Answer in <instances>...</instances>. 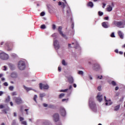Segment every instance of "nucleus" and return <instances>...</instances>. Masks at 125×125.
<instances>
[{
  "label": "nucleus",
  "instance_id": "a211bd4d",
  "mask_svg": "<svg viewBox=\"0 0 125 125\" xmlns=\"http://www.w3.org/2000/svg\"><path fill=\"white\" fill-rule=\"evenodd\" d=\"M118 35L121 39H124V35H123V33H122V31H118Z\"/></svg>",
  "mask_w": 125,
  "mask_h": 125
},
{
  "label": "nucleus",
  "instance_id": "8fccbe9b",
  "mask_svg": "<svg viewBox=\"0 0 125 125\" xmlns=\"http://www.w3.org/2000/svg\"><path fill=\"white\" fill-rule=\"evenodd\" d=\"M20 122H22V121H24V118L23 117H20Z\"/></svg>",
  "mask_w": 125,
  "mask_h": 125
},
{
  "label": "nucleus",
  "instance_id": "f8f14e48",
  "mask_svg": "<svg viewBox=\"0 0 125 125\" xmlns=\"http://www.w3.org/2000/svg\"><path fill=\"white\" fill-rule=\"evenodd\" d=\"M97 99L99 102H101V101H102V95H100V93H98Z\"/></svg>",
  "mask_w": 125,
  "mask_h": 125
},
{
  "label": "nucleus",
  "instance_id": "393cba45",
  "mask_svg": "<svg viewBox=\"0 0 125 125\" xmlns=\"http://www.w3.org/2000/svg\"><path fill=\"white\" fill-rule=\"evenodd\" d=\"M111 84L113 86H115V85H117V83L114 81H112L111 82Z\"/></svg>",
  "mask_w": 125,
  "mask_h": 125
},
{
  "label": "nucleus",
  "instance_id": "79ce46f5",
  "mask_svg": "<svg viewBox=\"0 0 125 125\" xmlns=\"http://www.w3.org/2000/svg\"><path fill=\"white\" fill-rule=\"evenodd\" d=\"M45 14V13H44V12H42L41 13V16H44Z\"/></svg>",
  "mask_w": 125,
  "mask_h": 125
},
{
  "label": "nucleus",
  "instance_id": "a878e982",
  "mask_svg": "<svg viewBox=\"0 0 125 125\" xmlns=\"http://www.w3.org/2000/svg\"><path fill=\"white\" fill-rule=\"evenodd\" d=\"M48 107L51 109H54V105L53 104H49Z\"/></svg>",
  "mask_w": 125,
  "mask_h": 125
},
{
  "label": "nucleus",
  "instance_id": "c9c22d12",
  "mask_svg": "<svg viewBox=\"0 0 125 125\" xmlns=\"http://www.w3.org/2000/svg\"><path fill=\"white\" fill-rule=\"evenodd\" d=\"M41 29H45V28H46L45 25H44V24L42 25L41 26Z\"/></svg>",
  "mask_w": 125,
  "mask_h": 125
},
{
  "label": "nucleus",
  "instance_id": "f704fd0d",
  "mask_svg": "<svg viewBox=\"0 0 125 125\" xmlns=\"http://www.w3.org/2000/svg\"><path fill=\"white\" fill-rule=\"evenodd\" d=\"M98 14H99V16H102V15H103V12H102L101 11H99Z\"/></svg>",
  "mask_w": 125,
  "mask_h": 125
},
{
  "label": "nucleus",
  "instance_id": "1a4fd4ad",
  "mask_svg": "<svg viewBox=\"0 0 125 125\" xmlns=\"http://www.w3.org/2000/svg\"><path fill=\"white\" fill-rule=\"evenodd\" d=\"M53 120L55 123H57V122H59V120H60V118L59 117V114L58 113H55L53 115Z\"/></svg>",
  "mask_w": 125,
  "mask_h": 125
},
{
  "label": "nucleus",
  "instance_id": "6e6d98bb",
  "mask_svg": "<svg viewBox=\"0 0 125 125\" xmlns=\"http://www.w3.org/2000/svg\"><path fill=\"white\" fill-rule=\"evenodd\" d=\"M58 71L61 72V67H60V66L58 67Z\"/></svg>",
  "mask_w": 125,
  "mask_h": 125
},
{
  "label": "nucleus",
  "instance_id": "2eb2a0df",
  "mask_svg": "<svg viewBox=\"0 0 125 125\" xmlns=\"http://www.w3.org/2000/svg\"><path fill=\"white\" fill-rule=\"evenodd\" d=\"M104 100L105 102V105H111L112 104V102H111V100H109L108 101L106 99V96H104Z\"/></svg>",
  "mask_w": 125,
  "mask_h": 125
},
{
  "label": "nucleus",
  "instance_id": "de8ad7c7",
  "mask_svg": "<svg viewBox=\"0 0 125 125\" xmlns=\"http://www.w3.org/2000/svg\"><path fill=\"white\" fill-rule=\"evenodd\" d=\"M16 124V122L15 121V120H13L12 125H15Z\"/></svg>",
  "mask_w": 125,
  "mask_h": 125
},
{
  "label": "nucleus",
  "instance_id": "bb28decb",
  "mask_svg": "<svg viewBox=\"0 0 125 125\" xmlns=\"http://www.w3.org/2000/svg\"><path fill=\"white\" fill-rule=\"evenodd\" d=\"M44 125H49V121H45L43 122Z\"/></svg>",
  "mask_w": 125,
  "mask_h": 125
},
{
  "label": "nucleus",
  "instance_id": "ddd939ff",
  "mask_svg": "<svg viewBox=\"0 0 125 125\" xmlns=\"http://www.w3.org/2000/svg\"><path fill=\"white\" fill-rule=\"evenodd\" d=\"M93 69H94V70H96V71H97V70H99V69H100V66L99 65V64L98 63H95L94 65Z\"/></svg>",
  "mask_w": 125,
  "mask_h": 125
},
{
  "label": "nucleus",
  "instance_id": "58836bf2",
  "mask_svg": "<svg viewBox=\"0 0 125 125\" xmlns=\"http://www.w3.org/2000/svg\"><path fill=\"white\" fill-rule=\"evenodd\" d=\"M11 94H12V96L17 95V93H16V92H13Z\"/></svg>",
  "mask_w": 125,
  "mask_h": 125
},
{
  "label": "nucleus",
  "instance_id": "20e7f679",
  "mask_svg": "<svg viewBox=\"0 0 125 125\" xmlns=\"http://www.w3.org/2000/svg\"><path fill=\"white\" fill-rule=\"evenodd\" d=\"M58 31L59 33L62 35V37H63V38H64L65 40H67L68 39V37L66 36V35L63 34V32H62V26H59Z\"/></svg>",
  "mask_w": 125,
  "mask_h": 125
},
{
  "label": "nucleus",
  "instance_id": "f257e3e1",
  "mask_svg": "<svg viewBox=\"0 0 125 125\" xmlns=\"http://www.w3.org/2000/svg\"><path fill=\"white\" fill-rule=\"evenodd\" d=\"M89 105L90 108L93 110V109H95V107H96V104L93 101V100L92 98L89 99Z\"/></svg>",
  "mask_w": 125,
  "mask_h": 125
},
{
  "label": "nucleus",
  "instance_id": "7ed1b4c3",
  "mask_svg": "<svg viewBox=\"0 0 125 125\" xmlns=\"http://www.w3.org/2000/svg\"><path fill=\"white\" fill-rule=\"evenodd\" d=\"M8 58V55L6 54L5 53H0V59L2 60H7Z\"/></svg>",
  "mask_w": 125,
  "mask_h": 125
},
{
  "label": "nucleus",
  "instance_id": "a19ab883",
  "mask_svg": "<svg viewBox=\"0 0 125 125\" xmlns=\"http://www.w3.org/2000/svg\"><path fill=\"white\" fill-rule=\"evenodd\" d=\"M52 29L53 30H55V29H56V25H55V24H53Z\"/></svg>",
  "mask_w": 125,
  "mask_h": 125
},
{
  "label": "nucleus",
  "instance_id": "0e129e2a",
  "mask_svg": "<svg viewBox=\"0 0 125 125\" xmlns=\"http://www.w3.org/2000/svg\"><path fill=\"white\" fill-rule=\"evenodd\" d=\"M59 5H62V3L61 1L59 2Z\"/></svg>",
  "mask_w": 125,
  "mask_h": 125
},
{
  "label": "nucleus",
  "instance_id": "5fc2aeb1",
  "mask_svg": "<svg viewBox=\"0 0 125 125\" xmlns=\"http://www.w3.org/2000/svg\"><path fill=\"white\" fill-rule=\"evenodd\" d=\"M104 20H109V17H106L104 18Z\"/></svg>",
  "mask_w": 125,
  "mask_h": 125
},
{
  "label": "nucleus",
  "instance_id": "412c9836",
  "mask_svg": "<svg viewBox=\"0 0 125 125\" xmlns=\"http://www.w3.org/2000/svg\"><path fill=\"white\" fill-rule=\"evenodd\" d=\"M24 89H26V91H29V90H32L31 88H29L28 87H26V86H24Z\"/></svg>",
  "mask_w": 125,
  "mask_h": 125
},
{
  "label": "nucleus",
  "instance_id": "4d7b16f0",
  "mask_svg": "<svg viewBox=\"0 0 125 125\" xmlns=\"http://www.w3.org/2000/svg\"><path fill=\"white\" fill-rule=\"evenodd\" d=\"M114 52H115V53H119V50L118 49H115Z\"/></svg>",
  "mask_w": 125,
  "mask_h": 125
},
{
  "label": "nucleus",
  "instance_id": "6e6552de",
  "mask_svg": "<svg viewBox=\"0 0 125 125\" xmlns=\"http://www.w3.org/2000/svg\"><path fill=\"white\" fill-rule=\"evenodd\" d=\"M60 112L61 115L62 116V117H65L66 116V110H65V108L63 107H61L60 108Z\"/></svg>",
  "mask_w": 125,
  "mask_h": 125
},
{
  "label": "nucleus",
  "instance_id": "72a5a7b5",
  "mask_svg": "<svg viewBox=\"0 0 125 125\" xmlns=\"http://www.w3.org/2000/svg\"><path fill=\"white\" fill-rule=\"evenodd\" d=\"M79 75H83V71H79L78 72Z\"/></svg>",
  "mask_w": 125,
  "mask_h": 125
},
{
  "label": "nucleus",
  "instance_id": "f3484780",
  "mask_svg": "<svg viewBox=\"0 0 125 125\" xmlns=\"http://www.w3.org/2000/svg\"><path fill=\"white\" fill-rule=\"evenodd\" d=\"M68 81L69 83L70 84L73 83H74V79H73L72 77H69L68 78Z\"/></svg>",
  "mask_w": 125,
  "mask_h": 125
},
{
  "label": "nucleus",
  "instance_id": "c756f323",
  "mask_svg": "<svg viewBox=\"0 0 125 125\" xmlns=\"http://www.w3.org/2000/svg\"><path fill=\"white\" fill-rule=\"evenodd\" d=\"M37 98H38V96H37V95H34V98H33V100H34V101L37 103Z\"/></svg>",
  "mask_w": 125,
  "mask_h": 125
},
{
  "label": "nucleus",
  "instance_id": "49530a36",
  "mask_svg": "<svg viewBox=\"0 0 125 125\" xmlns=\"http://www.w3.org/2000/svg\"><path fill=\"white\" fill-rule=\"evenodd\" d=\"M103 78V76H102V75L100 76H98V79H99V80H102Z\"/></svg>",
  "mask_w": 125,
  "mask_h": 125
},
{
  "label": "nucleus",
  "instance_id": "5701e85b",
  "mask_svg": "<svg viewBox=\"0 0 125 125\" xmlns=\"http://www.w3.org/2000/svg\"><path fill=\"white\" fill-rule=\"evenodd\" d=\"M120 109V105H117L114 107V111H118Z\"/></svg>",
  "mask_w": 125,
  "mask_h": 125
},
{
  "label": "nucleus",
  "instance_id": "c03bdc74",
  "mask_svg": "<svg viewBox=\"0 0 125 125\" xmlns=\"http://www.w3.org/2000/svg\"><path fill=\"white\" fill-rule=\"evenodd\" d=\"M7 69V67H6V66L4 65L3 66V71H6Z\"/></svg>",
  "mask_w": 125,
  "mask_h": 125
},
{
  "label": "nucleus",
  "instance_id": "ea45409f",
  "mask_svg": "<svg viewBox=\"0 0 125 125\" xmlns=\"http://www.w3.org/2000/svg\"><path fill=\"white\" fill-rule=\"evenodd\" d=\"M67 91H68V89H64V90H61L60 91V92H66Z\"/></svg>",
  "mask_w": 125,
  "mask_h": 125
},
{
  "label": "nucleus",
  "instance_id": "4c0bfd02",
  "mask_svg": "<svg viewBox=\"0 0 125 125\" xmlns=\"http://www.w3.org/2000/svg\"><path fill=\"white\" fill-rule=\"evenodd\" d=\"M21 124L22 125H27V122L26 121H22Z\"/></svg>",
  "mask_w": 125,
  "mask_h": 125
},
{
  "label": "nucleus",
  "instance_id": "bf43d9fd",
  "mask_svg": "<svg viewBox=\"0 0 125 125\" xmlns=\"http://www.w3.org/2000/svg\"><path fill=\"white\" fill-rule=\"evenodd\" d=\"M3 94V92L2 91H0V96H1Z\"/></svg>",
  "mask_w": 125,
  "mask_h": 125
},
{
  "label": "nucleus",
  "instance_id": "473e14b6",
  "mask_svg": "<svg viewBox=\"0 0 125 125\" xmlns=\"http://www.w3.org/2000/svg\"><path fill=\"white\" fill-rule=\"evenodd\" d=\"M14 87H13V86H10L9 87V90H10L11 91H12L14 89Z\"/></svg>",
  "mask_w": 125,
  "mask_h": 125
},
{
  "label": "nucleus",
  "instance_id": "0eeeda50",
  "mask_svg": "<svg viewBox=\"0 0 125 125\" xmlns=\"http://www.w3.org/2000/svg\"><path fill=\"white\" fill-rule=\"evenodd\" d=\"M40 89H48L49 88V86L47 84H44L42 83H40L39 84Z\"/></svg>",
  "mask_w": 125,
  "mask_h": 125
},
{
  "label": "nucleus",
  "instance_id": "f03ea898",
  "mask_svg": "<svg viewBox=\"0 0 125 125\" xmlns=\"http://www.w3.org/2000/svg\"><path fill=\"white\" fill-rule=\"evenodd\" d=\"M25 62L23 61H21L18 63V67L20 70H24L25 69Z\"/></svg>",
  "mask_w": 125,
  "mask_h": 125
},
{
  "label": "nucleus",
  "instance_id": "9d476101",
  "mask_svg": "<svg viewBox=\"0 0 125 125\" xmlns=\"http://www.w3.org/2000/svg\"><path fill=\"white\" fill-rule=\"evenodd\" d=\"M125 22H124L123 21H117L116 22V26L117 27H119V28H122V26H125Z\"/></svg>",
  "mask_w": 125,
  "mask_h": 125
},
{
  "label": "nucleus",
  "instance_id": "052dcab7",
  "mask_svg": "<svg viewBox=\"0 0 125 125\" xmlns=\"http://www.w3.org/2000/svg\"><path fill=\"white\" fill-rule=\"evenodd\" d=\"M71 28L72 29H74V23H72V24H71Z\"/></svg>",
  "mask_w": 125,
  "mask_h": 125
},
{
  "label": "nucleus",
  "instance_id": "6ab92c4d",
  "mask_svg": "<svg viewBox=\"0 0 125 125\" xmlns=\"http://www.w3.org/2000/svg\"><path fill=\"white\" fill-rule=\"evenodd\" d=\"M11 76L12 78H17V73L13 72L11 74Z\"/></svg>",
  "mask_w": 125,
  "mask_h": 125
},
{
  "label": "nucleus",
  "instance_id": "864d4df0",
  "mask_svg": "<svg viewBox=\"0 0 125 125\" xmlns=\"http://www.w3.org/2000/svg\"><path fill=\"white\" fill-rule=\"evenodd\" d=\"M24 111H25V112H26V115H28V111H29V109H24Z\"/></svg>",
  "mask_w": 125,
  "mask_h": 125
},
{
  "label": "nucleus",
  "instance_id": "e2e57ef3",
  "mask_svg": "<svg viewBox=\"0 0 125 125\" xmlns=\"http://www.w3.org/2000/svg\"><path fill=\"white\" fill-rule=\"evenodd\" d=\"M10 104L11 105V106H13V103H12V102H10Z\"/></svg>",
  "mask_w": 125,
  "mask_h": 125
},
{
  "label": "nucleus",
  "instance_id": "423d86ee",
  "mask_svg": "<svg viewBox=\"0 0 125 125\" xmlns=\"http://www.w3.org/2000/svg\"><path fill=\"white\" fill-rule=\"evenodd\" d=\"M54 46L56 50H58L60 48V45H59V42L57 40H55L53 42Z\"/></svg>",
  "mask_w": 125,
  "mask_h": 125
},
{
  "label": "nucleus",
  "instance_id": "09e8293b",
  "mask_svg": "<svg viewBox=\"0 0 125 125\" xmlns=\"http://www.w3.org/2000/svg\"><path fill=\"white\" fill-rule=\"evenodd\" d=\"M64 101H68V99H62V102H64Z\"/></svg>",
  "mask_w": 125,
  "mask_h": 125
},
{
  "label": "nucleus",
  "instance_id": "e433bc0d",
  "mask_svg": "<svg viewBox=\"0 0 125 125\" xmlns=\"http://www.w3.org/2000/svg\"><path fill=\"white\" fill-rule=\"evenodd\" d=\"M110 37L111 38H115V33L114 32H112L110 35Z\"/></svg>",
  "mask_w": 125,
  "mask_h": 125
},
{
  "label": "nucleus",
  "instance_id": "2f4dec72",
  "mask_svg": "<svg viewBox=\"0 0 125 125\" xmlns=\"http://www.w3.org/2000/svg\"><path fill=\"white\" fill-rule=\"evenodd\" d=\"M10 68L11 69V70H14V65L13 64H10Z\"/></svg>",
  "mask_w": 125,
  "mask_h": 125
},
{
  "label": "nucleus",
  "instance_id": "aec40b11",
  "mask_svg": "<svg viewBox=\"0 0 125 125\" xmlns=\"http://www.w3.org/2000/svg\"><path fill=\"white\" fill-rule=\"evenodd\" d=\"M87 5L90 7H93V3H92L91 1H90L87 3Z\"/></svg>",
  "mask_w": 125,
  "mask_h": 125
},
{
  "label": "nucleus",
  "instance_id": "7c9ffc66",
  "mask_svg": "<svg viewBox=\"0 0 125 125\" xmlns=\"http://www.w3.org/2000/svg\"><path fill=\"white\" fill-rule=\"evenodd\" d=\"M63 96H65V94L62 93V94H60L59 98H62V97H63Z\"/></svg>",
  "mask_w": 125,
  "mask_h": 125
},
{
  "label": "nucleus",
  "instance_id": "dca6fc26",
  "mask_svg": "<svg viewBox=\"0 0 125 125\" xmlns=\"http://www.w3.org/2000/svg\"><path fill=\"white\" fill-rule=\"evenodd\" d=\"M13 47V45L11 43H9L7 50L8 51H11V50H12Z\"/></svg>",
  "mask_w": 125,
  "mask_h": 125
},
{
  "label": "nucleus",
  "instance_id": "37998d69",
  "mask_svg": "<svg viewBox=\"0 0 125 125\" xmlns=\"http://www.w3.org/2000/svg\"><path fill=\"white\" fill-rule=\"evenodd\" d=\"M3 85L5 86H8V83H7V82H5L3 83Z\"/></svg>",
  "mask_w": 125,
  "mask_h": 125
},
{
  "label": "nucleus",
  "instance_id": "603ef678",
  "mask_svg": "<svg viewBox=\"0 0 125 125\" xmlns=\"http://www.w3.org/2000/svg\"><path fill=\"white\" fill-rule=\"evenodd\" d=\"M106 6V4L105 3H103V8H105V7Z\"/></svg>",
  "mask_w": 125,
  "mask_h": 125
},
{
  "label": "nucleus",
  "instance_id": "c85d7f7f",
  "mask_svg": "<svg viewBox=\"0 0 125 125\" xmlns=\"http://www.w3.org/2000/svg\"><path fill=\"white\" fill-rule=\"evenodd\" d=\"M62 65H63L64 66H66L67 65V63H66V62H65L64 60H62Z\"/></svg>",
  "mask_w": 125,
  "mask_h": 125
},
{
  "label": "nucleus",
  "instance_id": "b1692460",
  "mask_svg": "<svg viewBox=\"0 0 125 125\" xmlns=\"http://www.w3.org/2000/svg\"><path fill=\"white\" fill-rule=\"evenodd\" d=\"M9 101H10V97H9V96H8V97L6 99L5 102H9Z\"/></svg>",
  "mask_w": 125,
  "mask_h": 125
},
{
  "label": "nucleus",
  "instance_id": "680f3d73",
  "mask_svg": "<svg viewBox=\"0 0 125 125\" xmlns=\"http://www.w3.org/2000/svg\"><path fill=\"white\" fill-rule=\"evenodd\" d=\"M3 108V105L0 104V109H2Z\"/></svg>",
  "mask_w": 125,
  "mask_h": 125
},
{
  "label": "nucleus",
  "instance_id": "4be33fe9",
  "mask_svg": "<svg viewBox=\"0 0 125 125\" xmlns=\"http://www.w3.org/2000/svg\"><path fill=\"white\" fill-rule=\"evenodd\" d=\"M72 44H75L74 48H77L79 46V44L77 42L75 43L72 42Z\"/></svg>",
  "mask_w": 125,
  "mask_h": 125
},
{
  "label": "nucleus",
  "instance_id": "9b49d317",
  "mask_svg": "<svg viewBox=\"0 0 125 125\" xmlns=\"http://www.w3.org/2000/svg\"><path fill=\"white\" fill-rule=\"evenodd\" d=\"M111 5L112 6H111V5H108V7L106 8L107 11L110 12L111 10H113V7L114 6V3L112 2Z\"/></svg>",
  "mask_w": 125,
  "mask_h": 125
},
{
  "label": "nucleus",
  "instance_id": "3c124183",
  "mask_svg": "<svg viewBox=\"0 0 125 125\" xmlns=\"http://www.w3.org/2000/svg\"><path fill=\"white\" fill-rule=\"evenodd\" d=\"M118 53H119L120 55H123V54H124V52L123 51H119L118 52Z\"/></svg>",
  "mask_w": 125,
  "mask_h": 125
},
{
  "label": "nucleus",
  "instance_id": "69168bd1",
  "mask_svg": "<svg viewBox=\"0 0 125 125\" xmlns=\"http://www.w3.org/2000/svg\"><path fill=\"white\" fill-rule=\"evenodd\" d=\"M119 90V87L116 86V87H115V90Z\"/></svg>",
  "mask_w": 125,
  "mask_h": 125
},
{
  "label": "nucleus",
  "instance_id": "39448f33",
  "mask_svg": "<svg viewBox=\"0 0 125 125\" xmlns=\"http://www.w3.org/2000/svg\"><path fill=\"white\" fill-rule=\"evenodd\" d=\"M14 100H15L16 104H18V105H20V104L23 103V101H22V99L20 97H15Z\"/></svg>",
  "mask_w": 125,
  "mask_h": 125
},
{
  "label": "nucleus",
  "instance_id": "a18cd8bd",
  "mask_svg": "<svg viewBox=\"0 0 125 125\" xmlns=\"http://www.w3.org/2000/svg\"><path fill=\"white\" fill-rule=\"evenodd\" d=\"M98 90H99V91H101V86H99L97 88Z\"/></svg>",
  "mask_w": 125,
  "mask_h": 125
},
{
  "label": "nucleus",
  "instance_id": "13d9d810",
  "mask_svg": "<svg viewBox=\"0 0 125 125\" xmlns=\"http://www.w3.org/2000/svg\"><path fill=\"white\" fill-rule=\"evenodd\" d=\"M43 105L44 107H47V104H43Z\"/></svg>",
  "mask_w": 125,
  "mask_h": 125
},
{
  "label": "nucleus",
  "instance_id": "cd10ccee",
  "mask_svg": "<svg viewBox=\"0 0 125 125\" xmlns=\"http://www.w3.org/2000/svg\"><path fill=\"white\" fill-rule=\"evenodd\" d=\"M44 96H45V94L44 93H41L40 94V97H41V98H42V97H44Z\"/></svg>",
  "mask_w": 125,
  "mask_h": 125
},
{
  "label": "nucleus",
  "instance_id": "4468645a",
  "mask_svg": "<svg viewBox=\"0 0 125 125\" xmlns=\"http://www.w3.org/2000/svg\"><path fill=\"white\" fill-rule=\"evenodd\" d=\"M102 25L104 28H109V25L108 22H103L102 23Z\"/></svg>",
  "mask_w": 125,
  "mask_h": 125
},
{
  "label": "nucleus",
  "instance_id": "774afa93",
  "mask_svg": "<svg viewBox=\"0 0 125 125\" xmlns=\"http://www.w3.org/2000/svg\"><path fill=\"white\" fill-rule=\"evenodd\" d=\"M69 89H72V85H70L69 87Z\"/></svg>",
  "mask_w": 125,
  "mask_h": 125
},
{
  "label": "nucleus",
  "instance_id": "338daca9",
  "mask_svg": "<svg viewBox=\"0 0 125 125\" xmlns=\"http://www.w3.org/2000/svg\"><path fill=\"white\" fill-rule=\"evenodd\" d=\"M73 86H74V87H77V84H76V83H74V84H73Z\"/></svg>",
  "mask_w": 125,
  "mask_h": 125
}]
</instances>
